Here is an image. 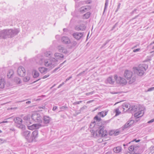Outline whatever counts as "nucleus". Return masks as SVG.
<instances>
[{
	"mask_svg": "<svg viewBox=\"0 0 154 154\" xmlns=\"http://www.w3.org/2000/svg\"><path fill=\"white\" fill-rule=\"evenodd\" d=\"M115 131L114 130H112L110 131L109 133V134L110 135H112L113 134H114Z\"/></svg>",
	"mask_w": 154,
	"mask_h": 154,
	"instance_id": "37998d69",
	"label": "nucleus"
},
{
	"mask_svg": "<svg viewBox=\"0 0 154 154\" xmlns=\"http://www.w3.org/2000/svg\"><path fill=\"white\" fill-rule=\"evenodd\" d=\"M14 74V71L13 70L10 69L9 71L8 72L7 75L8 78H10Z\"/></svg>",
	"mask_w": 154,
	"mask_h": 154,
	"instance_id": "cd10ccee",
	"label": "nucleus"
},
{
	"mask_svg": "<svg viewBox=\"0 0 154 154\" xmlns=\"http://www.w3.org/2000/svg\"><path fill=\"white\" fill-rule=\"evenodd\" d=\"M126 154H139V153H135V152H134V153H131V152H128Z\"/></svg>",
	"mask_w": 154,
	"mask_h": 154,
	"instance_id": "680f3d73",
	"label": "nucleus"
},
{
	"mask_svg": "<svg viewBox=\"0 0 154 154\" xmlns=\"http://www.w3.org/2000/svg\"><path fill=\"white\" fill-rule=\"evenodd\" d=\"M149 149L150 150V151L149 153V154H152L154 152V150L153 149V147L151 146L150 148Z\"/></svg>",
	"mask_w": 154,
	"mask_h": 154,
	"instance_id": "4c0bfd02",
	"label": "nucleus"
},
{
	"mask_svg": "<svg viewBox=\"0 0 154 154\" xmlns=\"http://www.w3.org/2000/svg\"><path fill=\"white\" fill-rule=\"evenodd\" d=\"M72 78V76H70L69 77V78H67L66 79V80L65 81V82H66L67 81H68V80H69V79H70Z\"/></svg>",
	"mask_w": 154,
	"mask_h": 154,
	"instance_id": "603ef678",
	"label": "nucleus"
},
{
	"mask_svg": "<svg viewBox=\"0 0 154 154\" xmlns=\"http://www.w3.org/2000/svg\"><path fill=\"white\" fill-rule=\"evenodd\" d=\"M108 4V0H106L103 13L107 8Z\"/></svg>",
	"mask_w": 154,
	"mask_h": 154,
	"instance_id": "c9c22d12",
	"label": "nucleus"
},
{
	"mask_svg": "<svg viewBox=\"0 0 154 154\" xmlns=\"http://www.w3.org/2000/svg\"><path fill=\"white\" fill-rule=\"evenodd\" d=\"M44 123L45 124H48L51 120V118L49 116H45L43 118Z\"/></svg>",
	"mask_w": 154,
	"mask_h": 154,
	"instance_id": "a211bd4d",
	"label": "nucleus"
},
{
	"mask_svg": "<svg viewBox=\"0 0 154 154\" xmlns=\"http://www.w3.org/2000/svg\"><path fill=\"white\" fill-rule=\"evenodd\" d=\"M107 82L109 83L112 84L115 82V79H113L112 77H109L107 79Z\"/></svg>",
	"mask_w": 154,
	"mask_h": 154,
	"instance_id": "a878e982",
	"label": "nucleus"
},
{
	"mask_svg": "<svg viewBox=\"0 0 154 154\" xmlns=\"http://www.w3.org/2000/svg\"><path fill=\"white\" fill-rule=\"evenodd\" d=\"M61 40L62 42L64 44H68L70 43V40L69 38L66 36H63Z\"/></svg>",
	"mask_w": 154,
	"mask_h": 154,
	"instance_id": "6ab92c4d",
	"label": "nucleus"
},
{
	"mask_svg": "<svg viewBox=\"0 0 154 154\" xmlns=\"http://www.w3.org/2000/svg\"><path fill=\"white\" fill-rule=\"evenodd\" d=\"M58 49L60 52H62L65 54H66L68 53L67 49L65 48L63 46H59L58 47Z\"/></svg>",
	"mask_w": 154,
	"mask_h": 154,
	"instance_id": "f3484780",
	"label": "nucleus"
},
{
	"mask_svg": "<svg viewBox=\"0 0 154 154\" xmlns=\"http://www.w3.org/2000/svg\"><path fill=\"white\" fill-rule=\"evenodd\" d=\"M154 90V87H151L148 88L146 92H149Z\"/></svg>",
	"mask_w": 154,
	"mask_h": 154,
	"instance_id": "ea45409f",
	"label": "nucleus"
},
{
	"mask_svg": "<svg viewBox=\"0 0 154 154\" xmlns=\"http://www.w3.org/2000/svg\"><path fill=\"white\" fill-rule=\"evenodd\" d=\"M64 84V82H63L61 84H60L59 86L57 88H60Z\"/></svg>",
	"mask_w": 154,
	"mask_h": 154,
	"instance_id": "3c124183",
	"label": "nucleus"
},
{
	"mask_svg": "<svg viewBox=\"0 0 154 154\" xmlns=\"http://www.w3.org/2000/svg\"><path fill=\"white\" fill-rule=\"evenodd\" d=\"M55 57L58 59H61L64 57V55L61 54L59 53H56L54 54Z\"/></svg>",
	"mask_w": 154,
	"mask_h": 154,
	"instance_id": "b1692460",
	"label": "nucleus"
},
{
	"mask_svg": "<svg viewBox=\"0 0 154 154\" xmlns=\"http://www.w3.org/2000/svg\"><path fill=\"white\" fill-rule=\"evenodd\" d=\"M18 80H19L18 83L20 84V83H21V80H20V79L18 78Z\"/></svg>",
	"mask_w": 154,
	"mask_h": 154,
	"instance_id": "69168bd1",
	"label": "nucleus"
},
{
	"mask_svg": "<svg viewBox=\"0 0 154 154\" xmlns=\"http://www.w3.org/2000/svg\"><path fill=\"white\" fill-rule=\"evenodd\" d=\"M10 130L12 131H15V129L14 128H10Z\"/></svg>",
	"mask_w": 154,
	"mask_h": 154,
	"instance_id": "052dcab7",
	"label": "nucleus"
},
{
	"mask_svg": "<svg viewBox=\"0 0 154 154\" xmlns=\"http://www.w3.org/2000/svg\"><path fill=\"white\" fill-rule=\"evenodd\" d=\"M153 122H154V119H152L151 120H150L148 122V123H150Z\"/></svg>",
	"mask_w": 154,
	"mask_h": 154,
	"instance_id": "09e8293b",
	"label": "nucleus"
},
{
	"mask_svg": "<svg viewBox=\"0 0 154 154\" xmlns=\"http://www.w3.org/2000/svg\"><path fill=\"white\" fill-rule=\"evenodd\" d=\"M57 108V106H54L53 107V110L54 111Z\"/></svg>",
	"mask_w": 154,
	"mask_h": 154,
	"instance_id": "e2e57ef3",
	"label": "nucleus"
},
{
	"mask_svg": "<svg viewBox=\"0 0 154 154\" xmlns=\"http://www.w3.org/2000/svg\"><path fill=\"white\" fill-rule=\"evenodd\" d=\"M32 73L33 74V77L35 78L38 77L39 75V73L36 70H33L32 72Z\"/></svg>",
	"mask_w": 154,
	"mask_h": 154,
	"instance_id": "c85d7f7f",
	"label": "nucleus"
},
{
	"mask_svg": "<svg viewBox=\"0 0 154 154\" xmlns=\"http://www.w3.org/2000/svg\"><path fill=\"white\" fill-rule=\"evenodd\" d=\"M121 131H122V130L121 128L117 129L116 131H115V132H114V135L115 136H117L118 135Z\"/></svg>",
	"mask_w": 154,
	"mask_h": 154,
	"instance_id": "473e14b6",
	"label": "nucleus"
},
{
	"mask_svg": "<svg viewBox=\"0 0 154 154\" xmlns=\"http://www.w3.org/2000/svg\"><path fill=\"white\" fill-rule=\"evenodd\" d=\"M124 76L128 80L130 79L132 76V72L128 70H126L124 72Z\"/></svg>",
	"mask_w": 154,
	"mask_h": 154,
	"instance_id": "2eb2a0df",
	"label": "nucleus"
},
{
	"mask_svg": "<svg viewBox=\"0 0 154 154\" xmlns=\"http://www.w3.org/2000/svg\"><path fill=\"white\" fill-rule=\"evenodd\" d=\"M38 134V131L37 130H35L32 132V135L30 137L31 142L35 138L37 137Z\"/></svg>",
	"mask_w": 154,
	"mask_h": 154,
	"instance_id": "aec40b11",
	"label": "nucleus"
},
{
	"mask_svg": "<svg viewBox=\"0 0 154 154\" xmlns=\"http://www.w3.org/2000/svg\"><path fill=\"white\" fill-rule=\"evenodd\" d=\"M94 91H92V92H88V93H86V94L87 95H89L90 94H93L94 93Z\"/></svg>",
	"mask_w": 154,
	"mask_h": 154,
	"instance_id": "a18cd8bd",
	"label": "nucleus"
},
{
	"mask_svg": "<svg viewBox=\"0 0 154 154\" xmlns=\"http://www.w3.org/2000/svg\"><path fill=\"white\" fill-rule=\"evenodd\" d=\"M122 150V148L121 146H119L113 148V150L114 152L117 153L121 152Z\"/></svg>",
	"mask_w": 154,
	"mask_h": 154,
	"instance_id": "4be33fe9",
	"label": "nucleus"
},
{
	"mask_svg": "<svg viewBox=\"0 0 154 154\" xmlns=\"http://www.w3.org/2000/svg\"><path fill=\"white\" fill-rule=\"evenodd\" d=\"M17 72L19 76L23 77L25 75L26 70L23 67L21 66L18 68Z\"/></svg>",
	"mask_w": 154,
	"mask_h": 154,
	"instance_id": "9b49d317",
	"label": "nucleus"
},
{
	"mask_svg": "<svg viewBox=\"0 0 154 154\" xmlns=\"http://www.w3.org/2000/svg\"><path fill=\"white\" fill-rule=\"evenodd\" d=\"M67 108V107L66 106H62L60 107V109H66Z\"/></svg>",
	"mask_w": 154,
	"mask_h": 154,
	"instance_id": "8fccbe9b",
	"label": "nucleus"
},
{
	"mask_svg": "<svg viewBox=\"0 0 154 154\" xmlns=\"http://www.w3.org/2000/svg\"><path fill=\"white\" fill-rule=\"evenodd\" d=\"M106 114V112L105 111H102L98 113L97 115L95 116L94 118V119L96 120L97 122V126H98V127L100 128V130L98 131V132L100 134H101V132L102 131H103V133L106 132V130H104V126L109 122L108 121H102L100 117H104ZM97 132L98 131H96L95 133L97 134Z\"/></svg>",
	"mask_w": 154,
	"mask_h": 154,
	"instance_id": "f257e3e1",
	"label": "nucleus"
},
{
	"mask_svg": "<svg viewBox=\"0 0 154 154\" xmlns=\"http://www.w3.org/2000/svg\"><path fill=\"white\" fill-rule=\"evenodd\" d=\"M146 70V69L143 66L140 65L134 69V72L137 75L141 76L144 74V71Z\"/></svg>",
	"mask_w": 154,
	"mask_h": 154,
	"instance_id": "0eeeda50",
	"label": "nucleus"
},
{
	"mask_svg": "<svg viewBox=\"0 0 154 154\" xmlns=\"http://www.w3.org/2000/svg\"><path fill=\"white\" fill-rule=\"evenodd\" d=\"M30 74H27L26 76L23 78V81L24 82H26L29 81L30 79Z\"/></svg>",
	"mask_w": 154,
	"mask_h": 154,
	"instance_id": "393cba45",
	"label": "nucleus"
},
{
	"mask_svg": "<svg viewBox=\"0 0 154 154\" xmlns=\"http://www.w3.org/2000/svg\"><path fill=\"white\" fill-rule=\"evenodd\" d=\"M91 8L90 6H86L85 7H82L81 8L80 12L83 13L84 12H86L89 11Z\"/></svg>",
	"mask_w": 154,
	"mask_h": 154,
	"instance_id": "412c9836",
	"label": "nucleus"
},
{
	"mask_svg": "<svg viewBox=\"0 0 154 154\" xmlns=\"http://www.w3.org/2000/svg\"><path fill=\"white\" fill-rule=\"evenodd\" d=\"M96 123L95 121H94L92 122L90 125V128H93L94 127H95V128L97 129L95 131V132L94 133V136H95L96 137H105L107 135L106 134V132L103 133V131H102L101 132V134H100L98 132H97V134L96 133H95L96 131H99L100 130V128H99L98 127V126H97V123L96 125Z\"/></svg>",
	"mask_w": 154,
	"mask_h": 154,
	"instance_id": "39448f33",
	"label": "nucleus"
},
{
	"mask_svg": "<svg viewBox=\"0 0 154 154\" xmlns=\"http://www.w3.org/2000/svg\"><path fill=\"white\" fill-rule=\"evenodd\" d=\"M19 32L17 29H6L0 30V39L12 38L17 35Z\"/></svg>",
	"mask_w": 154,
	"mask_h": 154,
	"instance_id": "f03ea898",
	"label": "nucleus"
},
{
	"mask_svg": "<svg viewBox=\"0 0 154 154\" xmlns=\"http://www.w3.org/2000/svg\"><path fill=\"white\" fill-rule=\"evenodd\" d=\"M82 101H78V102H75L73 103V104L74 105H75L77 104H79L80 103H82Z\"/></svg>",
	"mask_w": 154,
	"mask_h": 154,
	"instance_id": "a19ab883",
	"label": "nucleus"
},
{
	"mask_svg": "<svg viewBox=\"0 0 154 154\" xmlns=\"http://www.w3.org/2000/svg\"><path fill=\"white\" fill-rule=\"evenodd\" d=\"M140 50V48H137V49L134 50H133V52H137L139 51Z\"/></svg>",
	"mask_w": 154,
	"mask_h": 154,
	"instance_id": "c03bdc74",
	"label": "nucleus"
},
{
	"mask_svg": "<svg viewBox=\"0 0 154 154\" xmlns=\"http://www.w3.org/2000/svg\"><path fill=\"white\" fill-rule=\"evenodd\" d=\"M120 5H121V4L119 3L118 4V6L117 8L116 11H117L120 8Z\"/></svg>",
	"mask_w": 154,
	"mask_h": 154,
	"instance_id": "bf43d9fd",
	"label": "nucleus"
},
{
	"mask_svg": "<svg viewBox=\"0 0 154 154\" xmlns=\"http://www.w3.org/2000/svg\"><path fill=\"white\" fill-rule=\"evenodd\" d=\"M44 126V125L39 123L34 124L30 126H28V129L29 130H32L34 129H38Z\"/></svg>",
	"mask_w": 154,
	"mask_h": 154,
	"instance_id": "f8f14e48",
	"label": "nucleus"
},
{
	"mask_svg": "<svg viewBox=\"0 0 154 154\" xmlns=\"http://www.w3.org/2000/svg\"><path fill=\"white\" fill-rule=\"evenodd\" d=\"M109 40H107L106 42V43L103 45V46H104L106 44L109 42Z\"/></svg>",
	"mask_w": 154,
	"mask_h": 154,
	"instance_id": "338daca9",
	"label": "nucleus"
},
{
	"mask_svg": "<svg viewBox=\"0 0 154 154\" xmlns=\"http://www.w3.org/2000/svg\"><path fill=\"white\" fill-rule=\"evenodd\" d=\"M114 112L116 113V116H118L121 113V112L119 111V108L115 109Z\"/></svg>",
	"mask_w": 154,
	"mask_h": 154,
	"instance_id": "7c9ffc66",
	"label": "nucleus"
},
{
	"mask_svg": "<svg viewBox=\"0 0 154 154\" xmlns=\"http://www.w3.org/2000/svg\"><path fill=\"white\" fill-rule=\"evenodd\" d=\"M11 119L14 121L15 123L16 124V126L18 128L22 129L23 130L25 129V126L22 124V120L19 117H17L16 119H14L12 117H10L7 119V120Z\"/></svg>",
	"mask_w": 154,
	"mask_h": 154,
	"instance_id": "423d86ee",
	"label": "nucleus"
},
{
	"mask_svg": "<svg viewBox=\"0 0 154 154\" xmlns=\"http://www.w3.org/2000/svg\"><path fill=\"white\" fill-rule=\"evenodd\" d=\"M118 25V23H116L115 24V25L113 26L112 28V30H113V29H114L115 28V27L116 26H117Z\"/></svg>",
	"mask_w": 154,
	"mask_h": 154,
	"instance_id": "6e6d98bb",
	"label": "nucleus"
},
{
	"mask_svg": "<svg viewBox=\"0 0 154 154\" xmlns=\"http://www.w3.org/2000/svg\"><path fill=\"white\" fill-rule=\"evenodd\" d=\"M130 104L128 103H125L122 105V106L123 107H125L126 108H128L129 107V106L130 107Z\"/></svg>",
	"mask_w": 154,
	"mask_h": 154,
	"instance_id": "58836bf2",
	"label": "nucleus"
},
{
	"mask_svg": "<svg viewBox=\"0 0 154 154\" xmlns=\"http://www.w3.org/2000/svg\"><path fill=\"white\" fill-rule=\"evenodd\" d=\"M67 30V29L66 28H64L63 29V31L64 32H66Z\"/></svg>",
	"mask_w": 154,
	"mask_h": 154,
	"instance_id": "774afa93",
	"label": "nucleus"
},
{
	"mask_svg": "<svg viewBox=\"0 0 154 154\" xmlns=\"http://www.w3.org/2000/svg\"><path fill=\"white\" fill-rule=\"evenodd\" d=\"M118 25V23H116L115 24V25L113 26L112 28V30H113V29H114L115 28V27L116 26H117Z\"/></svg>",
	"mask_w": 154,
	"mask_h": 154,
	"instance_id": "5fc2aeb1",
	"label": "nucleus"
},
{
	"mask_svg": "<svg viewBox=\"0 0 154 154\" xmlns=\"http://www.w3.org/2000/svg\"><path fill=\"white\" fill-rule=\"evenodd\" d=\"M50 75V74H48V75H45L43 77V79H45V78H47V77H48Z\"/></svg>",
	"mask_w": 154,
	"mask_h": 154,
	"instance_id": "864d4df0",
	"label": "nucleus"
},
{
	"mask_svg": "<svg viewBox=\"0 0 154 154\" xmlns=\"http://www.w3.org/2000/svg\"><path fill=\"white\" fill-rule=\"evenodd\" d=\"M9 122V121H3L1 122H0V124L3 123H8Z\"/></svg>",
	"mask_w": 154,
	"mask_h": 154,
	"instance_id": "13d9d810",
	"label": "nucleus"
},
{
	"mask_svg": "<svg viewBox=\"0 0 154 154\" xmlns=\"http://www.w3.org/2000/svg\"><path fill=\"white\" fill-rule=\"evenodd\" d=\"M128 149L131 151H132L133 150H136L137 149H135V145H132L130 146L128 148Z\"/></svg>",
	"mask_w": 154,
	"mask_h": 154,
	"instance_id": "72a5a7b5",
	"label": "nucleus"
},
{
	"mask_svg": "<svg viewBox=\"0 0 154 154\" xmlns=\"http://www.w3.org/2000/svg\"><path fill=\"white\" fill-rule=\"evenodd\" d=\"M116 80L117 83L119 84H125L127 82L125 79L120 77H117V78L116 79Z\"/></svg>",
	"mask_w": 154,
	"mask_h": 154,
	"instance_id": "dca6fc26",
	"label": "nucleus"
},
{
	"mask_svg": "<svg viewBox=\"0 0 154 154\" xmlns=\"http://www.w3.org/2000/svg\"><path fill=\"white\" fill-rule=\"evenodd\" d=\"M145 108L143 107L141 105H139L138 106H133L131 107L128 109L131 111L134 112L137 111L134 114V116L136 119H137L140 117H141L144 113V110Z\"/></svg>",
	"mask_w": 154,
	"mask_h": 154,
	"instance_id": "7ed1b4c3",
	"label": "nucleus"
},
{
	"mask_svg": "<svg viewBox=\"0 0 154 154\" xmlns=\"http://www.w3.org/2000/svg\"><path fill=\"white\" fill-rule=\"evenodd\" d=\"M86 108H87V106H84L83 107H82L81 108L80 110L81 111L82 110L83 111V110L85 109Z\"/></svg>",
	"mask_w": 154,
	"mask_h": 154,
	"instance_id": "49530a36",
	"label": "nucleus"
},
{
	"mask_svg": "<svg viewBox=\"0 0 154 154\" xmlns=\"http://www.w3.org/2000/svg\"><path fill=\"white\" fill-rule=\"evenodd\" d=\"M85 72V71H83L82 72H80V73H79L78 75H77V76H79L80 75H81L83 74H84V73Z\"/></svg>",
	"mask_w": 154,
	"mask_h": 154,
	"instance_id": "de8ad7c7",
	"label": "nucleus"
},
{
	"mask_svg": "<svg viewBox=\"0 0 154 154\" xmlns=\"http://www.w3.org/2000/svg\"><path fill=\"white\" fill-rule=\"evenodd\" d=\"M60 66L56 68L53 71H52L51 72V73H53L55 72L56 71H57L60 68Z\"/></svg>",
	"mask_w": 154,
	"mask_h": 154,
	"instance_id": "79ce46f5",
	"label": "nucleus"
},
{
	"mask_svg": "<svg viewBox=\"0 0 154 154\" xmlns=\"http://www.w3.org/2000/svg\"><path fill=\"white\" fill-rule=\"evenodd\" d=\"M40 61L39 63L40 64H42L44 63V64L45 66L49 67L51 69L54 68L56 66V64L54 62L57 61L55 58H53L51 60V61L50 60L44 59L43 58H40Z\"/></svg>",
	"mask_w": 154,
	"mask_h": 154,
	"instance_id": "20e7f679",
	"label": "nucleus"
},
{
	"mask_svg": "<svg viewBox=\"0 0 154 154\" xmlns=\"http://www.w3.org/2000/svg\"><path fill=\"white\" fill-rule=\"evenodd\" d=\"M30 131H25L22 133V135L24 136L28 142H31L30 138Z\"/></svg>",
	"mask_w": 154,
	"mask_h": 154,
	"instance_id": "9d476101",
	"label": "nucleus"
},
{
	"mask_svg": "<svg viewBox=\"0 0 154 154\" xmlns=\"http://www.w3.org/2000/svg\"><path fill=\"white\" fill-rule=\"evenodd\" d=\"M71 45V47H74L77 44V43L75 41H73L71 42L70 41V43Z\"/></svg>",
	"mask_w": 154,
	"mask_h": 154,
	"instance_id": "f704fd0d",
	"label": "nucleus"
},
{
	"mask_svg": "<svg viewBox=\"0 0 154 154\" xmlns=\"http://www.w3.org/2000/svg\"><path fill=\"white\" fill-rule=\"evenodd\" d=\"M134 123V121L132 120H131L130 121H128L124 125L122 126V127L121 128L122 131H123L129 128L130 126Z\"/></svg>",
	"mask_w": 154,
	"mask_h": 154,
	"instance_id": "4468645a",
	"label": "nucleus"
},
{
	"mask_svg": "<svg viewBox=\"0 0 154 154\" xmlns=\"http://www.w3.org/2000/svg\"><path fill=\"white\" fill-rule=\"evenodd\" d=\"M91 13L90 12H88L85 14L83 16V19H87L88 18L90 15Z\"/></svg>",
	"mask_w": 154,
	"mask_h": 154,
	"instance_id": "c756f323",
	"label": "nucleus"
},
{
	"mask_svg": "<svg viewBox=\"0 0 154 154\" xmlns=\"http://www.w3.org/2000/svg\"><path fill=\"white\" fill-rule=\"evenodd\" d=\"M5 82L4 79H0V88H3L4 87Z\"/></svg>",
	"mask_w": 154,
	"mask_h": 154,
	"instance_id": "bb28decb",
	"label": "nucleus"
},
{
	"mask_svg": "<svg viewBox=\"0 0 154 154\" xmlns=\"http://www.w3.org/2000/svg\"><path fill=\"white\" fill-rule=\"evenodd\" d=\"M135 141L136 142H138L140 141V140H136V139H134L132 141Z\"/></svg>",
	"mask_w": 154,
	"mask_h": 154,
	"instance_id": "4d7b16f0",
	"label": "nucleus"
},
{
	"mask_svg": "<svg viewBox=\"0 0 154 154\" xmlns=\"http://www.w3.org/2000/svg\"><path fill=\"white\" fill-rule=\"evenodd\" d=\"M45 55L46 57H51L52 54V53L50 51H47L45 53Z\"/></svg>",
	"mask_w": 154,
	"mask_h": 154,
	"instance_id": "2f4dec72",
	"label": "nucleus"
},
{
	"mask_svg": "<svg viewBox=\"0 0 154 154\" xmlns=\"http://www.w3.org/2000/svg\"><path fill=\"white\" fill-rule=\"evenodd\" d=\"M71 35L75 39L77 40H79L82 38L83 32H74Z\"/></svg>",
	"mask_w": 154,
	"mask_h": 154,
	"instance_id": "1a4fd4ad",
	"label": "nucleus"
},
{
	"mask_svg": "<svg viewBox=\"0 0 154 154\" xmlns=\"http://www.w3.org/2000/svg\"><path fill=\"white\" fill-rule=\"evenodd\" d=\"M86 28V26L84 24H81L79 25H78L75 26V29L78 31H84Z\"/></svg>",
	"mask_w": 154,
	"mask_h": 154,
	"instance_id": "ddd939ff",
	"label": "nucleus"
},
{
	"mask_svg": "<svg viewBox=\"0 0 154 154\" xmlns=\"http://www.w3.org/2000/svg\"><path fill=\"white\" fill-rule=\"evenodd\" d=\"M3 142V140L2 139H0V143H2Z\"/></svg>",
	"mask_w": 154,
	"mask_h": 154,
	"instance_id": "0e129e2a",
	"label": "nucleus"
},
{
	"mask_svg": "<svg viewBox=\"0 0 154 154\" xmlns=\"http://www.w3.org/2000/svg\"><path fill=\"white\" fill-rule=\"evenodd\" d=\"M32 119L35 122L41 123L42 122V117L40 115L35 112L33 113L32 116Z\"/></svg>",
	"mask_w": 154,
	"mask_h": 154,
	"instance_id": "6e6552de",
	"label": "nucleus"
},
{
	"mask_svg": "<svg viewBox=\"0 0 154 154\" xmlns=\"http://www.w3.org/2000/svg\"><path fill=\"white\" fill-rule=\"evenodd\" d=\"M38 70L39 72L42 73L46 74L48 72V69L44 67H40L39 68Z\"/></svg>",
	"mask_w": 154,
	"mask_h": 154,
	"instance_id": "5701e85b",
	"label": "nucleus"
},
{
	"mask_svg": "<svg viewBox=\"0 0 154 154\" xmlns=\"http://www.w3.org/2000/svg\"><path fill=\"white\" fill-rule=\"evenodd\" d=\"M136 77H133L131 79L129 80V83H132L133 82L135 81L136 80Z\"/></svg>",
	"mask_w": 154,
	"mask_h": 154,
	"instance_id": "e433bc0d",
	"label": "nucleus"
}]
</instances>
